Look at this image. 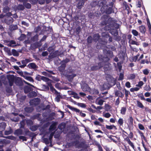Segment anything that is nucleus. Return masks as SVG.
<instances>
[{
  "label": "nucleus",
  "instance_id": "obj_31",
  "mask_svg": "<svg viewBox=\"0 0 151 151\" xmlns=\"http://www.w3.org/2000/svg\"><path fill=\"white\" fill-rule=\"evenodd\" d=\"M100 38V36L98 33L95 34L93 35V41L95 42H96Z\"/></svg>",
  "mask_w": 151,
  "mask_h": 151
},
{
  "label": "nucleus",
  "instance_id": "obj_58",
  "mask_svg": "<svg viewBox=\"0 0 151 151\" xmlns=\"http://www.w3.org/2000/svg\"><path fill=\"white\" fill-rule=\"evenodd\" d=\"M124 123V120L122 118H119L118 121V124L120 126L123 125Z\"/></svg>",
  "mask_w": 151,
  "mask_h": 151
},
{
  "label": "nucleus",
  "instance_id": "obj_44",
  "mask_svg": "<svg viewBox=\"0 0 151 151\" xmlns=\"http://www.w3.org/2000/svg\"><path fill=\"white\" fill-rule=\"evenodd\" d=\"M11 142L10 141L8 140H6V139H3V140L1 141H0V143L3 144H9Z\"/></svg>",
  "mask_w": 151,
  "mask_h": 151
},
{
  "label": "nucleus",
  "instance_id": "obj_57",
  "mask_svg": "<svg viewBox=\"0 0 151 151\" xmlns=\"http://www.w3.org/2000/svg\"><path fill=\"white\" fill-rule=\"evenodd\" d=\"M116 126L114 125H106V128L108 129L111 130L113 129L114 128H116Z\"/></svg>",
  "mask_w": 151,
  "mask_h": 151
},
{
  "label": "nucleus",
  "instance_id": "obj_8",
  "mask_svg": "<svg viewBox=\"0 0 151 151\" xmlns=\"http://www.w3.org/2000/svg\"><path fill=\"white\" fill-rule=\"evenodd\" d=\"M109 16L107 15H103L101 19L104 20L102 21L101 22V26H104L107 24L109 23V18L108 20H106L108 18Z\"/></svg>",
  "mask_w": 151,
  "mask_h": 151
},
{
  "label": "nucleus",
  "instance_id": "obj_56",
  "mask_svg": "<svg viewBox=\"0 0 151 151\" xmlns=\"http://www.w3.org/2000/svg\"><path fill=\"white\" fill-rule=\"evenodd\" d=\"M26 38V35H25L23 34H21L19 38L20 40L23 41Z\"/></svg>",
  "mask_w": 151,
  "mask_h": 151
},
{
  "label": "nucleus",
  "instance_id": "obj_14",
  "mask_svg": "<svg viewBox=\"0 0 151 151\" xmlns=\"http://www.w3.org/2000/svg\"><path fill=\"white\" fill-rule=\"evenodd\" d=\"M60 55L59 53V51L58 50H56L52 54H50L49 55V58L50 59H52L58 57Z\"/></svg>",
  "mask_w": 151,
  "mask_h": 151
},
{
  "label": "nucleus",
  "instance_id": "obj_4",
  "mask_svg": "<svg viewBox=\"0 0 151 151\" xmlns=\"http://www.w3.org/2000/svg\"><path fill=\"white\" fill-rule=\"evenodd\" d=\"M23 82H24L25 84L29 86H31L33 87H34L33 85L26 82L24 80H22V79L20 77H18L16 78L15 79V83L16 85L17 86H23Z\"/></svg>",
  "mask_w": 151,
  "mask_h": 151
},
{
  "label": "nucleus",
  "instance_id": "obj_16",
  "mask_svg": "<svg viewBox=\"0 0 151 151\" xmlns=\"http://www.w3.org/2000/svg\"><path fill=\"white\" fill-rule=\"evenodd\" d=\"M117 29L116 28H110V29H109V32L114 36H116L118 34V31Z\"/></svg>",
  "mask_w": 151,
  "mask_h": 151
},
{
  "label": "nucleus",
  "instance_id": "obj_37",
  "mask_svg": "<svg viewBox=\"0 0 151 151\" xmlns=\"http://www.w3.org/2000/svg\"><path fill=\"white\" fill-rule=\"evenodd\" d=\"M139 29L140 32L143 34H145L146 31V29L145 27L143 26L142 25L139 27Z\"/></svg>",
  "mask_w": 151,
  "mask_h": 151
},
{
  "label": "nucleus",
  "instance_id": "obj_36",
  "mask_svg": "<svg viewBox=\"0 0 151 151\" xmlns=\"http://www.w3.org/2000/svg\"><path fill=\"white\" fill-rule=\"evenodd\" d=\"M23 5L24 8L25 7L27 9H30L31 8V5L30 4L27 3V2H24Z\"/></svg>",
  "mask_w": 151,
  "mask_h": 151
},
{
  "label": "nucleus",
  "instance_id": "obj_5",
  "mask_svg": "<svg viewBox=\"0 0 151 151\" xmlns=\"http://www.w3.org/2000/svg\"><path fill=\"white\" fill-rule=\"evenodd\" d=\"M102 14L105 13L107 14H110L112 13H114V11L112 7H108L107 5V7H105L104 9L101 11Z\"/></svg>",
  "mask_w": 151,
  "mask_h": 151
},
{
  "label": "nucleus",
  "instance_id": "obj_25",
  "mask_svg": "<svg viewBox=\"0 0 151 151\" xmlns=\"http://www.w3.org/2000/svg\"><path fill=\"white\" fill-rule=\"evenodd\" d=\"M115 93L116 96H118L122 98L124 97V94L119 91L117 90L115 92Z\"/></svg>",
  "mask_w": 151,
  "mask_h": 151
},
{
  "label": "nucleus",
  "instance_id": "obj_23",
  "mask_svg": "<svg viewBox=\"0 0 151 151\" xmlns=\"http://www.w3.org/2000/svg\"><path fill=\"white\" fill-rule=\"evenodd\" d=\"M66 65L65 63H62L58 67L59 71L61 73H63L64 71L65 68L66 67Z\"/></svg>",
  "mask_w": 151,
  "mask_h": 151
},
{
  "label": "nucleus",
  "instance_id": "obj_62",
  "mask_svg": "<svg viewBox=\"0 0 151 151\" xmlns=\"http://www.w3.org/2000/svg\"><path fill=\"white\" fill-rule=\"evenodd\" d=\"M84 4V2L83 1H82L81 3H79L77 5V8L79 9H81L82 7L83 6Z\"/></svg>",
  "mask_w": 151,
  "mask_h": 151
},
{
  "label": "nucleus",
  "instance_id": "obj_49",
  "mask_svg": "<svg viewBox=\"0 0 151 151\" xmlns=\"http://www.w3.org/2000/svg\"><path fill=\"white\" fill-rule=\"evenodd\" d=\"M38 127L36 125H33L31 126L30 128L31 130L32 131H35L37 130Z\"/></svg>",
  "mask_w": 151,
  "mask_h": 151
},
{
  "label": "nucleus",
  "instance_id": "obj_9",
  "mask_svg": "<svg viewBox=\"0 0 151 151\" xmlns=\"http://www.w3.org/2000/svg\"><path fill=\"white\" fill-rule=\"evenodd\" d=\"M32 60H31L29 59H25L21 61L22 65L19 66V67L21 68H24L26 66L27 64L28 63L32 61Z\"/></svg>",
  "mask_w": 151,
  "mask_h": 151
},
{
  "label": "nucleus",
  "instance_id": "obj_47",
  "mask_svg": "<svg viewBox=\"0 0 151 151\" xmlns=\"http://www.w3.org/2000/svg\"><path fill=\"white\" fill-rule=\"evenodd\" d=\"M20 126L19 128L20 129H24L25 125V122L24 120H22L20 123Z\"/></svg>",
  "mask_w": 151,
  "mask_h": 151
},
{
  "label": "nucleus",
  "instance_id": "obj_28",
  "mask_svg": "<svg viewBox=\"0 0 151 151\" xmlns=\"http://www.w3.org/2000/svg\"><path fill=\"white\" fill-rule=\"evenodd\" d=\"M16 42L14 40H11L9 41V42L8 44H7L9 47H14L16 46Z\"/></svg>",
  "mask_w": 151,
  "mask_h": 151
},
{
  "label": "nucleus",
  "instance_id": "obj_29",
  "mask_svg": "<svg viewBox=\"0 0 151 151\" xmlns=\"http://www.w3.org/2000/svg\"><path fill=\"white\" fill-rule=\"evenodd\" d=\"M6 126V123L3 122L0 123V132L4 131L5 129Z\"/></svg>",
  "mask_w": 151,
  "mask_h": 151
},
{
  "label": "nucleus",
  "instance_id": "obj_19",
  "mask_svg": "<svg viewBox=\"0 0 151 151\" xmlns=\"http://www.w3.org/2000/svg\"><path fill=\"white\" fill-rule=\"evenodd\" d=\"M81 88L84 91H88L89 89L88 85L86 83H84L81 86Z\"/></svg>",
  "mask_w": 151,
  "mask_h": 151
},
{
  "label": "nucleus",
  "instance_id": "obj_20",
  "mask_svg": "<svg viewBox=\"0 0 151 151\" xmlns=\"http://www.w3.org/2000/svg\"><path fill=\"white\" fill-rule=\"evenodd\" d=\"M24 92L25 93H29L31 91L33 90V89L28 86H25L24 87Z\"/></svg>",
  "mask_w": 151,
  "mask_h": 151
},
{
  "label": "nucleus",
  "instance_id": "obj_13",
  "mask_svg": "<svg viewBox=\"0 0 151 151\" xmlns=\"http://www.w3.org/2000/svg\"><path fill=\"white\" fill-rule=\"evenodd\" d=\"M107 42L105 41H103L102 40H99V43H97L96 46V47L98 49H102L103 45H105L106 44Z\"/></svg>",
  "mask_w": 151,
  "mask_h": 151
},
{
  "label": "nucleus",
  "instance_id": "obj_43",
  "mask_svg": "<svg viewBox=\"0 0 151 151\" xmlns=\"http://www.w3.org/2000/svg\"><path fill=\"white\" fill-rule=\"evenodd\" d=\"M137 106L140 108L143 109L144 106L141 102L138 100H137L136 101Z\"/></svg>",
  "mask_w": 151,
  "mask_h": 151
},
{
  "label": "nucleus",
  "instance_id": "obj_3",
  "mask_svg": "<svg viewBox=\"0 0 151 151\" xmlns=\"http://www.w3.org/2000/svg\"><path fill=\"white\" fill-rule=\"evenodd\" d=\"M109 24L105 27V29L107 27H109L108 29V30H109V28H114L116 29H118L119 27V24L116 23V22L113 19V18L110 17L109 18Z\"/></svg>",
  "mask_w": 151,
  "mask_h": 151
},
{
  "label": "nucleus",
  "instance_id": "obj_46",
  "mask_svg": "<svg viewBox=\"0 0 151 151\" xmlns=\"http://www.w3.org/2000/svg\"><path fill=\"white\" fill-rule=\"evenodd\" d=\"M99 69V67L97 66V65H94L91 67V70L92 71L96 70Z\"/></svg>",
  "mask_w": 151,
  "mask_h": 151
},
{
  "label": "nucleus",
  "instance_id": "obj_10",
  "mask_svg": "<svg viewBox=\"0 0 151 151\" xmlns=\"http://www.w3.org/2000/svg\"><path fill=\"white\" fill-rule=\"evenodd\" d=\"M40 102V99L39 98H35L30 101V104L35 106H37L39 104Z\"/></svg>",
  "mask_w": 151,
  "mask_h": 151
},
{
  "label": "nucleus",
  "instance_id": "obj_11",
  "mask_svg": "<svg viewBox=\"0 0 151 151\" xmlns=\"http://www.w3.org/2000/svg\"><path fill=\"white\" fill-rule=\"evenodd\" d=\"M42 31H44V34H49L52 31V28H51L50 27H46L44 26L43 27Z\"/></svg>",
  "mask_w": 151,
  "mask_h": 151
},
{
  "label": "nucleus",
  "instance_id": "obj_22",
  "mask_svg": "<svg viewBox=\"0 0 151 151\" xmlns=\"http://www.w3.org/2000/svg\"><path fill=\"white\" fill-rule=\"evenodd\" d=\"M55 113L53 112L51 113L50 115H49L48 117H47L45 120H44V122H47L50 121L52 120L54 118L53 117Z\"/></svg>",
  "mask_w": 151,
  "mask_h": 151
},
{
  "label": "nucleus",
  "instance_id": "obj_61",
  "mask_svg": "<svg viewBox=\"0 0 151 151\" xmlns=\"http://www.w3.org/2000/svg\"><path fill=\"white\" fill-rule=\"evenodd\" d=\"M81 28L80 26H78L76 29V32L77 35H79L81 31Z\"/></svg>",
  "mask_w": 151,
  "mask_h": 151
},
{
  "label": "nucleus",
  "instance_id": "obj_17",
  "mask_svg": "<svg viewBox=\"0 0 151 151\" xmlns=\"http://www.w3.org/2000/svg\"><path fill=\"white\" fill-rule=\"evenodd\" d=\"M27 67L29 69H33L34 70L38 68V66L35 63H29L27 65Z\"/></svg>",
  "mask_w": 151,
  "mask_h": 151
},
{
  "label": "nucleus",
  "instance_id": "obj_26",
  "mask_svg": "<svg viewBox=\"0 0 151 151\" xmlns=\"http://www.w3.org/2000/svg\"><path fill=\"white\" fill-rule=\"evenodd\" d=\"M124 140L127 141L128 144L133 149L134 148V146L133 143L130 141L129 138L128 137H127L126 138H124Z\"/></svg>",
  "mask_w": 151,
  "mask_h": 151
},
{
  "label": "nucleus",
  "instance_id": "obj_27",
  "mask_svg": "<svg viewBox=\"0 0 151 151\" xmlns=\"http://www.w3.org/2000/svg\"><path fill=\"white\" fill-rule=\"evenodd\" d=\"M138 132L140 135L142 141H143V139H144L145 142H147V140L144 135L143 133L139 130H138Z\"/></svg>",
  "mask_w": 151,
  "mask_h": 151
},
{
  "label": "nucleus",
  "instance_id": "obj_54",
  "mask_svg": "<svg viewBox=\"0 0 151 151\" xmlns=\"http://www.w3.org/2000/svg\"><path fill=\"white\" fill-rule=\"evenodd\" d=\"M137 96L139 98H140L141 100H145V98L142 93H139L138 94Z\"/></svg>",
  "mask_w": 151,
  "mask_h": 151
},
{
  "label": "nucleus",
  "instance_id": "obj_24",
  "mask_svg": "<svg viewBox=\"0 0 151 151\" xmlns=\"http://www.w3.org/2000/svg\"><path fill=\"white\" fill-rule=\"evenodd\" d=\"M76 76V74H72L71 75H67L65 76L67 78L68 80L69 81H72L73 80V78Z\"/></svg>",
  "mask_w": 151,
  "mask_h": 151
},
{
  "label": "nucleus",
  "instance_id": "obj_33",
  "mask_svg": "<svg viewBox=\"0 0 151 151\" xmlns=\"http://www.w3.org/2000/svg\"><path fill=\"white\" fill-rule=\"evenodd\" d=\"M24 110L27 112L30 113L33 111V109L32 107H27L24 108Z\"/></svg>",
  "mask_w": 151,
  "mask_h": 151
},
{
  "label": "nucleus",
  "instance_id": "obj_38",
  "mask_svg": "<svg viewBox=\"0 0 151 151\" xmlns=\"http://www.w3.org/2000/svg\"><path fill=\"white\" fill-rule=\"evenodd\" d=\"M37 96V93L34 91L30 92L29 93V96L30 98H33L36 96Z\"/></svg>",
  "mask_w": 151,
  "mask_h": 151
},
{
  "label": "nucleus",
  "instance_id": "obj_21",
  "mask_svg": "<svg viewBox=\"0 0 151 151\" xmlns=\"http://www.w3.org/2000/svg\"><path fill=\"white\" fill-rule=\"evenodd\" d=\"M13 21L14 19L13 18L11 17H8L4 20L5 23L8 25H10L12 24Z\"/></svg>",
  "mask_w": 151,
  "mask_h": 151
},
{
  "label": "nucleus",
  "instance_id": "obj_64",
  "mask_svg": "<svg viewBox=\"0 0 151 151\" xmlns=\"http://www.w3.org/2000/svg\"><path fill=\"white\" fill-rule=\"evenodd\" d=\"M62 98L61 96L59 94L57 95V96L55 98V100L58 102H60V99Z\"/></svg>",
  "mask_w": 151,
  "mask_h": 151
},
{
  "label": "nucleus",
  "instance_id": "obj_7",
  "mask_svg": "<svg viewBox=\"0 0 151 151\" xmlns=\"http://www.w3.org/2000/svg\"><path fill=\"white\" fill-rule=\"evenodd\" d=\"M106 4V1L105 0H100L98 1V5L99 7H101L100 9L101 12L107 7V5Z\"/></svg>",
  "mask_w": 151,
  "mask_h": 151
},
{
  "label": "nucleus",
  "instance_id": "obj_34",
  "mask_svg": "<svg viewBox=\"0 0 151 151\" xmlns=\"http://www.w3.org/2000/svg\"><path fill=\"white\" fill-rule=\"evenodd\" d=\"M7 78L8 81H14V80L15 77L13 75H9L7 76Z\"/></svg>",
  "mask_w": 151,
  "mask_h": 151
},
{
  "label": "nucleus",
  "instance_id": "obj_63",
  "mask_svg": "<svg viewBox=\"0 0 151 151\" xmlns=\"http://www.w3.org/2000/svg\"><path fill=\"white\" fill-rule=\"evenodd\" d=\"M144 89L145 90L147 91H149L151 90V88L150 87L149 85H146L145 86L144 88Z\"/></svg>",
  "mask_w": 151,
  "mask_h": 151
},
{
  "label": "nucleus",
  "instance_id": "obj_51",
  "mask_svg": "<svg viewBox=\"0 0 151 151\" xmlns=\"http://www.w3.org/2000/svg\"><path fill=\"white\" fill-rule=\"evenodd\" d=\"M127 110V108L126 107H122L121 110V113L122 115H125Z\"/></svg>",
  "mask_w": 151,
  "mask_h": 151
},
{
  "label": "nucleus",
  "instance_id": "obj_48",
  "mask_svg": "<svg viewBox=\"0 0 151 151\" xmlns=\"http://www.w3.org/2000/svg\"><path fill=\"white\" fill-rule=\"evenodd\" d=\"M41 79L43 81H44L47 82L49 81H51L52 80L48 78H47L46 77H45L44 76H42L41 77Z\"/></svg>",
  "mask_w": 151,
  "mask_h": 151
},
{
  "label": "nucleus",
  "instance_id": "obj_1",
  "mask_svg": "<svg viewBox=\"0 0 151 151\" xmlns=\"http://www.w3.org/2000/svg\"><path fill=\"white\" fill-rule=\"evenodd\" d=\"M34 133L30 132L28 129H24V132H23V130L20 128L16 129L14 132L15 135L19 136L22 135L25 136H28L29 137H32L31 141L33 140V139L34 137Z\"/></svg>",
  "mask_w": 151,
  "mask_h": 151
},
{
  "label": "nucleus",
  "instance_id": "obj_32",
  "mask_svg": "<svg viewBox=\"0 0 151 151\" xmlns=\"http://www.w3.org/2000/svg\"><path fill=\"white\" fill-rule=\"evenodd\" d=\"M90 93L92 95H98L99 92L98 89H93L90 91Z\"/></svg>",
  "mask_w": 151,
  "mask_h": 151
},
{
  "label": "nucleus",
  "instance_id": "obj_40",
  "mask_svg": "<svg viewBox=\"0 0 151 151\" xmlns=\"http://www.w3.org/2000/svg\"><path fill=\"white\" fill-rule=\"evenodd\" d=\"M18 29V27L17 25H11L9 26V29L11 31L16 30Z\"/></svg>",
  "mask_w": 151,
  "mask_h": 151
},
{
  "label": "nucleus",
  "instance_id": "obj_30",
  "mask_svg": "<svg viewBox=\"0 0 151 151\" xmlns=\"http://www.w3.org/2000/svg\"><path fill=\"white\" fill-rule=\"evenodd\" d=\"M25 9L24 6L22 4H19L17 6L15 7V10H23Z\"/></svg>",
  "mask_w": 151,
  "mask_h": 151
},
{
  "label": "nucleus",
  "instance_id": "obj_39",
  "mask_svg": "<svg viewBox=\"0 0 151 151\" xmlns=\"http://www.w3.org/2000/svg\"><path fill=\"white\" fill-rule=\"evenodd\" d=\"M93 41V37L91 36H89L87 38V42L88 45H90Z\"/></svg>",
  "mask_w": 151,
  "mask_h": 151
},
{
  "label": "nucleus",
  "instance_id": "obj_12",
  "mask_svg": "<svg viewBox=\"0 0 151 151\" xmlns=\"http://www.w3.org/2000/svg\"><path fill=\"white\" fill-rule=\"evenodd\" d=\"M105 64L104 66L103 69L104 70V72L106 73L107 71H109L111 69V64L108 63Z\"/></svg>",
  "mask_w": 151,
  "mask_h": 151
},
{
  "label": "nucleus",
  "instance_id": "obj_2",
  "mask_svg": "<svg viewBox=\"0 0 151 151\" xmlns=\"http://www.w3.org/2000/svg\"><path fill=\"white\" fill-rule=\"evenodd\" d=\"M99 60L101 61L98 63L97 66L99 67V69L103 67L104 63L108 62L109 60V58L106 55L103 56L102 55H99L98 56Z\"/></svg>",
  "mask_w": 151,
  "mask_h": 151
},
{
  "label": "nucleus",
  "instance_id": "obj_15",
  "mask_svg": "<svg viewBox=\"0 0 151 151\" xmlns=\"http://www.w3.org/2000/svg\"><path fill=\"white\" fill-rule=\"evenodd\" d=\"M47 85L50 87V90L52 92H53L54 91L55 93L59 94L58 91L54 88L52 85L51 82H47Z\"/></svg>",
  "mask_w": 151,
  "mask_h": 151
},
{
  "label": "nucleus",
  "instance_id": "obj_53",
  "mask_svg": "<svg viewBox=\"0 0 151 151\" xmlns=\"http://www.w3.org/2000/svg\"><path fill=\"white\" fill-rule=\"evenodd\" d=\"M128 120L129 125H132L133 124V119L132 116H130Z\"/></svg>",
  "mask_w": 151,
  "mask_h": 151
},
{
  "label": "nucleus",
  "instance_id": "obj_60",
  "mask_svg": "<svg viewBox=\"0 0 151 151\" xmlns=\"http://www.w3.org/2000/svg\"><path fill=\"white\" fill-rule=\"evenodd\" d=\"M38 35L36 34L32 38V40L34 42L37 41L38 40Z\"/></svg>",
  "mask_w": 151,
  "mask_h": 151
},
{
  "label": "nucleus",
  "instance_id": "obj_52",
  "mask_svg": "<svg viewBox=\"0 0 151 151\" xmlns=\"http://www.w3.org/2000/svg\"><path fill=\"white\" fill-rule=\"evenodd\" d=\"M10 9L8 6H6L3 8V11L4 13L8 12L10 10Z\"/></svg>",
  "mask_w": 151,
  "mask_h": 151
},
{
  "label": "nucleus",
  "instance_id": "obj_18",
  "mask_svg": "<svg viewBox=\"0 0 151 151\" xmlns=\"http://www.w3.org/2000/svg\"><path fill=\"white\" fill-rule=\"evenodd\" d=\"M57 123L55 122H53L50 126L49 130L50 131H52L55 130L56 128V126Z\"/></svg>",
  "mask_w": 151,
  "mask_h": 151
},
{
  "label": "nucleus",
  "instance_id": "obj_59",
  "mask_svg": "<svg viewBox=\"0 0 151 151\" xmlns=\"http://www.w3.org/2000/svg\"><path fill=\"white\" fill-rule=\"evenodd\" d=\"M96 101H97V104H98L101 106L103 104L104 101L103 99H100L99 100H96Z\"/></svg>",
  "mask_w": 151,
  "mask_h": 151
},
{
  "label": "nucleus",
  "instance_id": "obj_41",
  "mask_svg": "<svg viewBox=\"0 0 151 151\" xmlns=\"http://www.w3.org/2000/svg\"><path fill=\"white\" fill-rule=\"evenodd\" d=\"M23 78L26 80L30 82H33L34 80L32 78L31 76H28L26 75L23 76Z\"/></svg>",
  "mask_w": 151,
  "mask_h": 151
},
{
  "label": "nucleus",
  "instance_id": "obj_45",
  "mask_svg": "<svg viewBox=\"0 0 151 151\" xmlns=\"http://www.w3.org/2000/svg\"><path fill=\"white\" fill-rule=\"evenodd\" d=\"M12 53L14 56H18L19 53L16 50L13 49L12 50Z\"/></svg>",
  "mask_w": 151,
  "mask_h": 151
},
{
  "label": "nucleus",
  "instance_id": "obj_35",
  "mask_svg": "<svg viewBox=\"0 0 151 151\" xmlns=\"http://www.w3.org/2000/svg\"><path fill=\"white\" fill-rule=\"evenodd\" d=\"M105 50L107 52L106 54L109 57L111 58L113 57L114 55L113 52L111 51L110 50L107 51V50H106L105 49L104 50V52H105Z\"/></svg>",
  "mask_w": 151,
  "mask_h": 151
},
{
  "label": "nucleus",
  "instance_id": "obj_55",
  "mask_svg": "<svg viewBox=\"0 0 151 151\" xmlns=\"http://www.w3.org/2000/svg\"><path fill=\"white\" fill-rule=\"evenodd\" d=\"M65 124L61 123L58 125V128L59 129L62 130L65 128Z\"/></svg>",
  "mask_w": 151,
  "mask_h": 151
},
{
  "label": "nucleus",
  "instance_id": "obj_6",
  "mask_svg": "<svg viewBox=\"0 0 151 151\" xmlns=\"http://www.w3.org/2000/svg\"><path fill=\"white\" fill-rule=\"evenodd\" d=\"M67 107L72 111H75L76 112H80V114L82 117H84L86 116V114L85 113H82L81 111L80 112V110L77 108L73 107L70 105H68Z\"/></svg>",
  "mask_w": 151,
  "mask_h": 151
},
{
  "label": "nucleus",
  "instance_id": "obj_42",
  "mask_svg": "<svg viewBox=\"0 0 151 151\" xmlns=\"http://www.w3.org/2000/svg\"><path fill=\"white\" fill-rule=\"evenodd\" d=\"M85 142H82L79 143L78 145L77 146V147L79 148H84L85 146Z\"/></svg>",
  "mask_w": 151,
  "mask_h": 151
},
{
  "label": "nucleus",
  "instance_id": "obj_50",
  "mask_svg": "<svg viewBox=\"0 0 151 151\" xmlns=\"http://www.w3.org/2000/svg\"><path fill=\"white\" fill-rule=\"evenodd\" d=\"M27 124L28 126H31L33 124V122L30 119H27L26 121Z\"/></svg>",
  "mask_w": 151,
  "mask_h": 151
}]
</instances>
